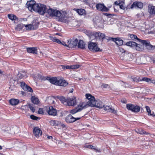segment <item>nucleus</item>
I'll return each mask as SVG.
<instances>
[{
    "instance_id": "de8ad7c7",
    "label": "nucleus",
    "mask_w": 155,
    "mask_h": 155,
    "mask_svg": "<svg viewBox=\"0 0 155 155\" xmlns=\"http://www.w3.org/2000/svg\"><path fill=\"white\" fill-rule=\"evenodd\" d=\"M28 108H29L33 112H34L35 110V109L34 107L33 106V105L31 104H29L28 105Z\"/></svg>"
},
{
    "instance_id": "bb28decb",
    "label": "nucleus",
    "mask_w": 155,
    "mask_h": 155,
    "mask_svg": "<svg viewBox=\"0 0 155 155\" xmlns=\"http://www.w3.org/2000/svg\"><path fill=\"white\" fill-rule=\"evenodd\" d=\"M127 46H129L133 48H135L137 43L133 41H129L126 43Z\"/></svg>"
},
{
    "instance_id": "ea45409f",
    "label": "nucleus",
    "mask_w": 155,
    "mask_h": 155,
    "mask_svg": "<svg viewBox=\"0 0 155 155\" xmlns=\"http://www.w3.org/2000/svg\"><path fill=\"white\" fill-rule=\"evenodd\" d=\"M59 99L63 104H64L65 103H67V99H66L65 97H60Z\"/></svg>"
},
{
    "instance_id": "f257e3e1",
    "label": "nucleus",
    "mask_w": 155,
    "mask_h": 155,
    "mask_svg": "<svg viewBox=\"0 0 155 155\" xmlns=\"http://www.w3.org/2000/svg\"><path fill=\"white\" fill-rule=\"evenodd\" d=\"M50 16L55 17L58 19V21H63L65 20V15L64 13L62 14L60 11L56 9L47 8L46 12Z\"/></svg>"
},
{
    "instance_id": "4c0bfd02",
    "label": "nucleus",
    "mask_w": 155,
    "mask_h": 155,
    "mask_svg": "<svg viewBox=\"0 0 155 155\" xmlns=\"http://www.w3.org/2000/svg\"><path fill=\"white\" fill-rule=\"evenodd\" d=\"M80 109H77V108L76 107L71 110L70 113L72 114H74L78 112H80Z\"/></svg>"
},
{
    "instance_id": "4d7b16f0",
    "label": "nucleus",
    "mask_w": 155,
    "mask_h": 155,
    "mask_svg": "<svg viewBox=\"0 0 155 155\" xmlns=\"http://www.w3.org/2000/svg\"><path fill=\"white\" fill-rule=\"evenodd\" d=\"M62 68L64 69H71V66L68 65L63 66Z\"/></svg>"
},
{
    "instance_id": "5fc2aeb1",
    "label": "nucleus",
    "mask_w": 155,
    "mask_h": 155,
    "mask_svg": "<svg viewBox=\"0 0 155 155\" xmlns=\"http://www.w3.org/2000/svg\"><path fill=\"white\" fill-rule=\"evenodd\" d=\"M38 113L39 114H44V112H43V109L41 108H39L38 111Z\"/></svg>"
},
{
    "instance_id": "5701e85b",
    "label": "nucleus",
    "mask_w": 155,
    "mask_h": 155,
    "mask_svg": "<svg viewBox=\"0 0 155 155\" xmlns=\"http://www.w3.org/2000/svg\"><path fill=\"white\" fill-rule=\"evenodd\" d=\"M144 46L142 45L139 44L137 43L135 48L137 50L139 51H142L144 50Z\"/></svg>"
},
{
    "instance_id": "cd10ccee",
    "label": "nucleus",
    "mask_w": 155,
    "mask_h": 155,
    "mask_svg": "<svg viewBox=\"0 0 155 155\" xmlns=\"http://www.w3.org/2000/svg\"><path fill=\"white\" fill-rule=\"evenodd\" d=\"M19 100L15 99H12L10 100L9 103L12 105H16L19 103Z\"/></svg>"
},
{
    "instance_id": "a878e982",
    "label": "nucleus",
    "mask_w": 155,
    "mask_h": 155,
    "mask_svg": "<svg viewBox=\"0 0 155 155\" xmlns=\"http://www.w3.org/2000/svg\"><path fill=\"white\" fill-rule=\"evenodd\" d=\"M95 106L97 108H101L104 107V104L103 103L100 101H96V103Z\"/></svg>"
},
{
    "instance_id": "423d86ee",
    "label": "nucleus",
    "mask_w": 155,
    "mask_h": 155,
    "mask_svg": "<svg viewBox=\"0 0 155 155\" xmlns=\"http://www.w3.org/2000/svg\"><path fill=\"white\" fill-rule=\"evenodd\" d=\"M140 43L143 44L148 50H151L155 49V46L152 45L149 41L146 40H140Z\"/></svg>"
},
{
    "instance_id": "dca6fc26",
    "label": "nucleus",
    "mask_w": 155,
    "mask_h": 155,
    "mask_svg": "<svg viewBox=\"0 0 155 155\" xmlns=\"http://www.w3.org/2000/svg\"><path fill=\"white\" fill-rule=\"evenodd\" d=\"M42 133V131L39 127H36L34 128L33 134L36 137L41 135Z\"/></svg>"
},
{
    "instance_id": "c85d7f7f",
    "label": "nucleus",
    "mask_w": 155,
    "mask_h": 155,
    "mask_svg": "<svg viewBox=\"0 0 155 155\" xmlns=\"http://www.w3.org/2000/svg\"><path fill=\"white\" fill-rule=\"evenodd\" d=\"M18 75L20 79H21L23 78H26L27 77L26 72L24 71H22L19 73Z\"/></svg>"
},
{
    "instance_id": "b1692460",
    "label": "nucleus",
    "mask_w": 155,
    "mask_h": 155,
    "mask_svg": "<svg viewBox=\"0 0 155 155\" xmlns=\"http://www.w3.org/2000/svg\"><path fill=\"white\" fill-rule=\"evenodd\" d=\"M130 79L132 81L137 82L141 81V77H130Z\"/></svg>"
},
{
    "instance_id": "aec40b11",
    "label": "nucleus",
    "mask_w": 155,
    "mask_h": 155,
    "mask_svg": "<svg viewBox=\"0 0 155 155\" xmlns=\"http://www.w3.org/2000/svg\"><path fill=\"white\" fill-rule=\"evenodd\" d=\"M87 107V106L86 103L85 102H81L78 105V107H76V108H77V109H80V111L84 108H85Z\"/></svg>"
},
{
    "instance_id": "bf43d9fd",
    "label": "nucleus",
    "mask_w": 155,
    "mask_h": 155,
    "mask_svg": "<svg viewBox=\"0 0 155 155\" xmlns=\"http://www.w3.org/2000/svg\"><path fill=\"white\" fill-rule=\"evenodd\" d=\"M59 44H62V45H63L67 47H68V44L66 45L65 42H61V43H59Z\"/></svg>"
},
{
    "instance_id": "f704fd0d",
    "label": "nucleus",
    "mask_w": 155,
    "mask_h": 155,
    "mask_svg": "<svg viewBox=\"0 0 155 155\" xmlns=\"http://www.w3.org/2000/svg\"><path fill=\"white\" fill-rule=\"evenodd\" d=\"M8 17L12 20H15L17 19V17L12 14H8Z\"/></svg>"
},
{
    "instance_id": "69168bd1",
    "label": "nucleus",
    "mask_w": 155,
    "mask_h": 155,
    "mask_svg": "<svg viewBox=\"0 0 155 155\" xmlns=\"http://www.w3.org/2000/svg\"><path fill=\"white\" fill-rule=\"evenodd\" d=\"M90 145H86V146L85 147H87V148H90Z\"/></svg>"
},
{
    "instance_id": "49530a36",
    "label": "nucleus",
    "mask_w": 155,
    "mask_h": 155,
    "mask_svg": "<svg viewBox=\"0 0 155 155\" xmlns=\"http://www.w3.org/2000/svg\"><path fill=\"white\" fill-rule=\"evenodd\" d=\"M21 109L23 111L24 110L26 111L27 110H28V106L27 105L22 106L21 107Z\"/></svg>"
},
{
    "instance_id": "680f3d73",
    "label": "nucleus",
    "mask_w": 155,
    "mask_h": 155,
    "mask_svg": "<svg viewBox=\"0 0 155 155\" xmlns=\"http://www.w3.org/2000/svg\"><path fill=\"white\" fill-rule=\"evenodd\" d=\"M121 102L123 103H126L127 102L126 100L125 99L122 100L121 101Z\"/></svg>"
},
{
    "instance_id": "052dcab7",
    "label": "nucleus",
    "mask_w": 155,
    "mask_h": 155,
    "mask_svg": "<svg viewBox=\"0 0 155 155\" xmlns=\"http://www.w3.org/2000/svg\"><path fill=\"white\" fill-rule=\"evenodd\" d=\"M102 86L104 88H106L108 86V85L105 84H103Z\"/></svg>"
},
{
    "instance_id": "774afa93",
    "label": "nucleus",
    "mask_w": 155,
    "mask_h": 155,
    "mask_svg": "<svg viewBox=\"0 0 155 155\" xmlns=\"http://www.w3.org/2000/svg\"><path fill=\"white\" fill-rule=\"evenodd\" d=\"M2 149V147L1 146H0V150H1Z\"/></svg>"
},
{
    "instance_id": "0e129e2a",
    "label": "nucleus",
    "mask_w": 155,
    "mask_h": 155,
    "mask_svg": "<svg viewBox=\"0 0 155 155\" xmlns=\"http://www.w3.org/2000/svg\"><path fill=\"white\" fill-rule=\"evenodd\" d=\"M47 138L48 139H52V137L51 136H48Z\"/></svg>"
},
{
    "instance_id": "f3484780",
    "label": "nucleus",
    "mask_w": 155,
    "mask_h": 155,
    "mask_svg": "<svg viewBox=\"0 0 155 155\" xmlns=\"http://www.w3.org/2000/svg\"><path fill=\"white\" fill-rule=\"evenodd\" d=\"M26 49L27 52L29 53H31L34 54H38L37 49V48H27Z\"/></svg>"
},
{
    "instance_id": "3c124183",
    "label": "nucleus",
    "mask_w": 155,
    "mask_h": 155,
    "mask_svg": "<svg viewBox=\"0 0 155 155\" xmlns=\"http://www.w3.org/2000/svg\"><path fill=\"white\" fill-rule=\"evenodd\" d=\"M137 8H142L143 7V4L141 2H137Z\"/></svg>"
},
{
    "instance_id": "412c9836",
    "label": "nucleus",
    "mask_w": 155,
    "mask_h": 155,
    "mask_svg": "<svg viewBox=\"0 0 155 155\" xmlns=\"http://www.w3.org/2000/svg\"><path fill=\"white\" fill-rule=\"evenodd\" d=\"M148 12L151 15H155V6L151 5H148Z\"/></svg>"
},
{
    "instance_id": "6ab92c4d",
    "label": "nucleus",
    "mask_w": 155,
    "mask_h": 155,
    "mask_svg": "<svg viewBox=\"0 0 155 155\" xmlns=\"http://www.w3.org/2000/svg\"><path fill=\"white\" fill-rule=\"evenodd\" d=\"M141 81H144L149 83H152L155 84V80L147 77L142 78L141 77Z\"/></svg>"
},
{
    "instance_id": "2eb2a0df",
    "label": "nucleus",
    "mask_w": 155,
    "mask_h": 155,
    "mask_svg": "<svg viewBox=\"0 0 155 155\" xmlns=\"http://www.w3.org/2000/svg\"><path fill=\"white\" fill-rule=\"evenodd\" d=\"M109 39L115 42L116 44L118 45H121L123 44V41L119 38H110Z\"/></svg>"
},
{
    "instance_id": "393cba45",
    "label": "nucleus",
    "mask_w": 155,
    "mask_h": 155,
    "mask_svg": "<svg viewBox=\"0 0 155 155\" xmlns=\"http://www.w3.org/2000/svg\"><path fill=\"white\" fill-rule=\"evenodd\" d=\"M85 44L84 42L82 40H80L78 44V47L79 48L83 49L85 48Z\"/></svg>"
},
{
    "instance_id": "6e6d98bb",
    "label": "nucleus",
    "mask_w": 155,
    "mask_h": 155,
    "mask_svg": "<svg viewBox=\"0 0 155 155\" xmlns=\"http://www.w3.org/2000/svg\"><path fill=\"white\" fill-rule=\"evenodd\" d=\"M122 2V1H121V0H119L116 1L114 2V4L115 5H119L120 4H121V3Z\"/></svg>"
},
{
    "instance_id": "473e14b6",
    "label": "nucleus",
    "mask_w": 155,
    "mask_h": 155,
    "mask_svg": "<svg viewBox=\"0 0 155 155\" xmlns=\"http://www.w3.org/2000/svg\"><path fill=\"white\" fill-rule=\"evenodd\" d=\"M134 107L132 111L136 113L140 111V108L138 106L134 105Z\"/></svg>"
},
{
    "instance_id": "a18cd8bd",
    "label": "nucleus",
    "mask_w": 155,
    "mask_h": 155,
    "mask_svg": "<svg viewBox=\"0 0 155 155\" xmlns=\"http://www.w3.org/2000/svg\"><path fill=\"white\" fill-rule=\"evenodd\" d=\"M146 108L147 112L148 113V115L150 116H152L153 114L151 113V110L150 107L148 106H146Z\"/></svg>"
},
{
    "instance_id": "6e6552de",
    "label": "nucleus",
    "mask_w": 155,
    "mask_h": 155,
    "mask_svg": "<svg viewBox=\"0 0 155 155\" xmlns=\"http://www.w3.org/2000/svg\"><path fill=\"white\" fill-rule=\"evenodd\" d=\"M37 3H36L35 2L34 0L28 1L26 4V6L29 10L32 11L34 10L35 6Z\"/></svg>"
},
{
    "instance_id": "338daca9",
    "label": "nucleus",
    "mask_w": 155,
    "mask_h": 155,
    "mask_svg": "<svg viewBox=\"0 0 155 155\" xmlns=\"http://www.w3.org/2000/svg\"><path fill=\"white\" fill-rule=\"evenodd\" d=\"M152 61L153 63H155V58H153Z\"/></svg>"
},
{
    "instance_id": "c9c22d12",
    "label": "nucleus",
    "mask_w": 155,
    "mask_h": 155,
    "mask_svg": "<svg viewBox=\"0 0 155 155\" xmlns=\"http://www.w3.org/2000/svg\"><path fill=\"white\" fill-rule=\"evenodd\" d=\"M137 132L140 134H145L147 135L150 134V133L146 132L145 131L142 129L139 130Z\"/></svg>"
},
{
    "instance_id": "603ef678",
    "label": "nucleus",
    "mask_w": 155,
    "mask_h": 155,
    "mask_svg": "<svg viewBox=\"0 0 155 155\" xmlns=\"http://www.w3.org/2000/svg\"><path fill=\"white\" fill-rule=\"evenodd\" d=\"M30 117L33 120H37L39 118L38 117L33 115H31Z\"/></svg>"
},
{
    "instance_id": "7c9ffc66",
    "label": "nucleus",
    "mask_w": 155,
    "mask_h": 155,
    "mask_svg": "<svg viewBox=\"0 0 155 155\" xmlns=\"http://www.w3.org/2000/svg\"><path fill=\"white\" fill-rule=\"evenodd\" d=\"M50 124L53 126H58L59 124V122L55 120H52L50 121Z\"/></svg>"
},
{
    "instance_id": "09e8293b",
    "label": "nucleus",
    "mask_w": 155,
    "mask_h": 155,
    "mask_svg": "<svg viewBox=\"0 0 155 155\" xmlns=\"http://www.w3.org/2000/svg\"><path fill=\"white\" fill-rule=\"evenodd\" d=\"M130 37L133 39H137L140 42V39L138 38H137V37L136 35H130Z\"/></svg>"
},
{
    "instance_id": "7ed1b4c3",
    "label": "nucleus",
    "mask_w": 155,
    "mask_h": 155,
    "mask_svg": "<svg viewBox=\"0 0 155 155\" xmlns=\"http://www.w3.org/2000/svg\"><path fill=\"white\" fill-rule=\"evenodd\" d=\"M85 96L86 98L88 100L86 104L87 107L89 106L94 107L96 103L94 97L89 94H86Z\"/></svg>"
},
{
    "instance_id": "4be33fe9",
    "label": "nucleus",
    "mask_w": 155,
    "mask_h": 155,
    "mask_svg": "<svg viewBox=\"0 0 155 155\" xmlns=\"http://www.w3.org/2000/svg\"><path fill=\"white\" fill-rule=\"evenodd\" d=\"M104 109L107 111L115 114L117 113L116 111L115 110L112 108L110 106H106L104 107Z\"/></svg>"
},
{
    "instance_id": "c03bdc74",
    "label": "nucleus",
    "mask_w": 155,
    "mask_h": 155,
    "mask_svg": "<svg viewBox=\"0 0 155 155\" xmlns=\"http://www.w3.org/2000/svg\"><path fill=\"white\" fill-rule=\"evenodd\" d=\"M23 28V25L19 24L18 25L17 27L16 28V29L18 31H20Z\"/></svg>"
},
{
    "instance_id": "ddd939ff",
    "label": "nucleus",
    "mask_w": 155,
    "mask_h": 155,
    "mask_svg": "<svg viewBox=\"0 0 155 155\" xmlns=\"http://www.w3.org/2000/svg\"><path fill=\"white\" fill-rule=\"evenodd\" d=\"M86 34L90 38L91 40H92L96 38L97 39V36L98 35L97 32H91L90 31L87 32Z\"/></svg>"
},
{
    "instance_id": "9b49d317",
    "label": "nucleus",
    "mask_w": 155,
    "mask_h": 155,
    "mask_svg": "<svg viewBox=\"0 0 155 155\" xmlns=\"http://www.w3.org/2000/svg\"><path fill=\"white\" fill-rule=\"evenodd\" d=\"M67 104L68 106H74L77 104L76 98L74 97L71 98L67 99Z\"/></svg>"
},
{
    "instance_id": "9d476101",
    "label": "nucleus",
    "mask_w": 155,
    "mask_h": 155,
    "mask_svg": "<svg viewBox=\"0 0 155 155\" xmlns=\"http://www.w3.org/2000/svg\"><path fill=\"white\" fill-rule=\"evenodd\" d=\"M96 8L99 11L102 12H108L109 9L105 6L104 5L101 4H98L96 5Z\"/></svg>"
},
{
    "instance_id": "20e7f679",
    "label": "nucleus",
    "mask_w": 155,
    "mask_h": 155,
    "mask_svg": "<svg viewBox=\"0 0 155 155\" xmlns=\"http://www.w3.org/2000/svg\"><path fill=\"white\" fill-rule=\"evenodd\" d=\"M88 48L89 50L93 52L101 51V50L98 47L97 44L95 42H89L88 44Z\"/></svg>"
},
{
    "instance_id": "1a4fd4ad",
    "label": "nucleus",
    "mask_w": 155,
    "mask_h": 155,
    "mask_svg": "<svg viewBox=\"0 0 155 155\" xmlns=\"http://www.w3.org/2000/svg\"><path fill=\"white\" fill-rule=\"evenodd\" d=\"M41 79L44 81L47 80L51 83L56 85H57L58 78H57L56 77L51 78L50 77H47L46 78L43 77Z\"/></svg>"
},
{
    "instance_id": "a19ab883",
    "label": "nucleus",
    "mask_w": 155,
    "mask_h": 155,
    "mask_svg": "<svg viewBox=\"0 0 155 155\" xmlns=\"http://www.w3.org/2000/svg\"><path fill=\"white\" fill-rule=\"evenodd\" d=\"M24 90L31 92H33V90L28 85L26 86V87L25 88Z\"/></svg>"
},
{
    "instance_id": "c756f323",
    "label": "nucleus",
    "mask_w": 155,
    "mask_h": 155,
    "mask_svg": "<svg viewBox=\"0 0 155 155\" xmlns=\"http://www.w3.org/2000/svg\"><path fill=\"white\" fill-rule=\"evenodd\" d=\"M98 35L97 36V39H99L100 40H104L105 38V36L104 34H103L100 32H97Z\"/></svg>"
},
{
    "instance_id": "a211bd4d",
    "label": "nucleus",
    "mask_w": 155,
    "mask_h": 155,
    "mask_svg": "<svg viewBox=\"0 0 155 155\" xmlns=\"http://www.w3.org/2000/svg\"><path fill=\"white\" fill-rule=\"evenodd\" d=\"M74 10L77 12L78 14L81 15H85L86 14V11L82 8H74Z\"/></svg>"
},
{
    "instance_id": "864d4df0",
    "label": "nucleus",
    "mask_w": 155,
    "mask_h": 155,
    "mask_svg": "<svg viewBox=\"0 0 155 155\" xmlns=\"http://www.w3.org/2000/svg\"><path fill=\"white\" fill-rule=\"evenodd\" d=\"M71 69H77L80 67V66L79 65H71Z\"/></svg>"
},
{
    "instance_id": "2f4dec72",
    "label": "nucleus",
    "mask_w": 155,
    "mask_h": 155,
    "mask_svg": "<svg viewBox=\"0 0 155 155\" xmlns=\"http://www.w3.org/2000/svg\"><path fill=\"white\" fill-rule=\"evenodd\" d=\"M50 39L54 42H57L58 44L61 43V42L56 37L50 36Z\"/></svg>"
},
{
    "instance_id": "4468645a",
    "label": "nucleus",
    "mask_w": 155,
    "mask_h": 155,
    "mask_svg": "<svg viewBox=\"0 0 155 155\" xmlns=\"http://www.w3.org/2000/svg\"><path fill=\"white\" fill-rule=\"evenodd\" d=\"M68 84V83L63 78L59 79L58 78L57 85L61 86H66Z\"/></svg>"
},
{
    "instance_id": "13d9d810",
    "label": "nucleus",
    "mask_w": 155,
    "mask_h": 155,
    "mask_svg": "<svg viewBox=\"0 0 155 155\" xmlns=\"http://www.w3.org/2000/svg\"><path fill=\"white\" fill-rule=\"evenodd\" d=\"M120 8L122 9H124L125 8V7L123 4H121L119 5Z\"/></svg>"
},
{
    "instance_id": "f8f14e48",
    "label": "nucleus",
    "mask_w": 155,
    "mask_h": 155,
    "mask_svg": "<svg viewBox=\"0 0 155 155\" xmlns=\"http://www.w3.org/2000/svg\"><path fill=\"white\" fill-rule=\"evenodd\" d=\"M78 40L76 39L73 41L69 40L68 42V47L69 48H74L77 45Z\"/></svg>"
},
{
    "instance_id": "72a5a7b5",
    "label": "nucleus",
    "mask_w": 155,
    "mask_h": 155,
    "mask_svg": "<svg viewBox=\"0 0 155 155\" xmlns=\"http://www.w3.org/2000/svg\"><path fill=\"white\" fill-rule=\"evenodd\" d=\"M32 103L35 104H38L39 103L38 99L34 97H32L31 98Z\"/></svg>"
},
{
    "instance_id": "e2e57ef3",
    "label": "nucleus",
    "mask_w": 155,
    "mask_h": 155,
    "mask_svg": "<svg viewBox=\"0 0 155 155\" xmlns=\"http://www.w3.org/2000/svg\"><path fill=\"white\" fill-rule=\"evenodd\" d=\"M120 50L122 53L124 52H125V51L122 48H120Z\"/></svg>"
},
{
    "instance_id": "e433bc0d",
    "label": "nucleus",
    "mask_w": 155,
    "mask_h": 155,
    "mask_svg": "<svg viewBox=\"0 0 155 155\" xmlns=\"http://www.w3.org/2000/svg\"><path fill=\"white\" fill-rule=\"evenodd\" d=\"M134 105L131 104H127L126 105V107L127 109L131 111L134 108Z\"/></svg>"
},
{
    "instance_id": "0eeeda50",
    "label": "nucleus",
    "mask_w": 155,
    "mask_h": 155,
    "mask_svg": "<svg viewBox=\"0 0 155 155\" xmlns=\"http://www.w3.org/2000/svg\"><path fill=\"white\" fill-rule=\"evenodd\" d=\"M46 110L48 114L50 115L56 116L57 115V110L52 106L46 107Z\"/></svg>"
},
{
    "instance_id": "8fccbe9b",
    "label": "nucleus",
    "mask_w": 155,
    "mask_h": 155,
    "mask_svg": "<svg viewBox=\"0 0 155 155\" xmlns=\"http://www.w3.org/2000/svg\"><path fill=\"white\" fill-rule=\"evenodd\" d=\"M21 86L22 88L24 90L25 88L26 87V86H27L25 83L24 82H20Z\"/></svg>"
},
{
    "instance_id": "58836bf2",
    "label": "nucleus",
    "mask_w": 155,
    "mask_h": 155,
    "mask_svg": "<svg viewBox=\"0 0 155 155\" xmlns=\"http://www.w3.org/2000/svg\"><path fill=\"white\" fill-rule=\"evenodd\" d=\"M25 27L26 28H28V29L30 30H33L34 28V26L33 25H26L25 26Z\"/></svg>"
},
{
    "instance_id": "37998d69",
    "label": "nucleus",
    "mask_w": 155,
    "mask_h": 155,
    "mask_svg": "<svg viewBox=\"0 0 155 155\" xmlns=\"http://www.w3.org/2000/svg\"><path fill=\"white\" fill-rule=\"evenodd\" d=\"M137 2H133V3L131 5L130 8H137Z\"/></svg>"
},
{
    "instance_id": "79ce46f5",
    "label": "nucleus",
    "mask_w": 155,
    "mask_h": 155,
    "mask_svg": "<svg viewBox=\"0 0 155 155\" xmlns=\"http://www.w3.org/2000/svg\"><path fill=\"white\" fill-rule=\"evenodd\" d=\"M90 148L94 150L96 152H101V151L100 150H99L98 149H97L96 147H94V146H93L92 145H90Z\"/></svg>"
},
{
    "instance_id": "39448f33",
    "label": "nucleus",
    "mask_w": 155,
    "mask_h": 155,
    "mask_svg": "<svg viewBox=\"0 0 155 155\" xmlns=\"http://www.w3.org/2000/svg\"><path fill=\"white\" fill-rule=\"evenodd\" d=\"M84 116L83 114H80L79 117H74L71 114L68 115L65 118V121L67 123H73L76 121L80 119Z\"/></svg>"
},
{
    "instance_id": "f03ea898",
    "label": "nucleus",
    "mask_w": 155,
    "mask_h": 155,
    "mask_svg": "<svg viewBox=\"0 0 155 155\" xmlns=\"http://www.w3.org/2000/svg\"><path fill=\"white\" fill-rule=\"evenodd\" d=\"M47 9V8L45 5L40 3H37L35 6L34 11L39 13L41 15H43L46 12Z\"/></svg>"
}]
</instances>
